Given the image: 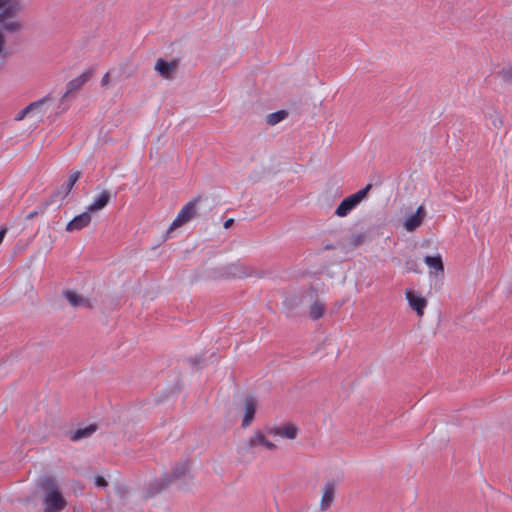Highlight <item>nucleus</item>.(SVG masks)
I'll return each mask as SVG.
<instances>
[{
  "label": "nucleus",
  "mask_w": 512,
  "mask_h": 512,
  "mask_svg": "<svg viewBox=\"0 0 512 512\" xmlns=\"http://www.w3.org/2000/svg\"><path fill=\"white\" fill-rule=\"evenodd\" d=\"M66 109V106H62V101H56L47 95L18 111L14 116V121H23V125L35 128L51 126Z\"/></svg>",
  "instance_id": "f257e3e1"
},
{
  "label": "nucleus",
  "mask_w": 512,
  "mask_h": 512,
  "mask_svg": "<svg viewBox=\"0 0 512 512\" xmlns=\"http://www.w3.org/2000/svg\"><path fill=\"white\" fill-rule=\"evenodd\" d=\"M24 10L22 0H0V28L7 33H19L24 29L20 14Z\"/></svg>",
  "instance_id": "f03ea898"
},
{
  "label": "nucleus",
  "mask_w": 512,
  "mask_h": 512,
  "mask_svg": "<svg viewBox=\"0 0 512 512\" xmlns=\"http://www.w3.org/2000/svg\"><path fill=\"white\" fill-rule=\"evenodd\" d=\"M371 188L372 184L369 183L361 190L343 199L336 208L335 215L341 218L346 217L367 197Z\"/></svg>",
  "instance_id": "7ed1b4c3"
},
{
  "label": "nucleus",
  "mask_w": 512,
  "mask_h": 512,
  "mask_svg": "<svg viewBox=\"0 0 512 512\" xmlns=\"http://www.w3.org/2000/svg\"><path fill=\"white\" fill-rule=\"evenodd\" d=\"M198 199L189 201L182 209L178 212L176 218L173 220L168 228L167 233L170 234L172 231L180 228L187 222H189L197 212Z\"/></svg>",
  "instance_id": "20e7f679"
},
{
  "label": "nucleus",
  "mask_w": 512,
  "mask_h": 512,
  "mask_svg": "<svg viewBox=\"0 0 512 512\" xmlns=\"http://www.w3.org/2000/svg\"><path fill=\"white\" fill-rule=\"evenodd\" d=\"M266 432L272 437L294 440L299 434V428L293 423L286 422L279 425L267 426Z\"/></svg>",
  "instance_id": "39448f33"
},
{
  "label": "nucleus",
  "mask_w": 512,
  "mask_h": 512,
  "mask_svg": "<svg viewBox=\"0 0 512 512\" xmlns=\"http://www.w3.org/2000/svg\"><path fill=\"white\" fill-rule=\"evenodd\" d=\"M342 473L338 472L333 478L327 480L322 490V511L330 508L332 505L338 484L342 481Z\"/></svg>",
  "instance_id": "423d86ee"
},
{
  "label": "nucleus",
  "mask_w": 512,
  "mask_h": 512,
  "mask_svg": "<svg viewBox=\"0 0 512 512\" xmlns=\"http://www.w3.org/2000/svg\"><path fill=\"white\" fill-rule=\"evenodd\" d=\"M254 269L240 261L230 263L223 268V276L225 278H246L252 276Z\"/></svg>",
  "instance_id": "0eeeda50"
},
{
  "label": "nucleus",
  "mask_w": 512,
  "mask_h": 512,
  "mask_svg": "<svg viewBox=\"0 0 512 512\" xmlns=\"http://www.w3.org/2000/svg\"><path fill=\"white\" fill-rule=\"evenodd\" d=\"M45 505V512H60L63 510L67 502L62 496L61 492L54 488L43 499Z\"/></svg>",
  "instance_id": "6e6552de"
},
{
  "label": "nucleus",
  "mask_w": 512,
  "mask_h": 512,
  "mask_svg": "<svg viewBox=\"0 0 512 512\" xmlns=\"http://www.w3.org/2000/svg\"><path fill=\"white\" fill-rule=\"evenodd\" d=\"M301 303L310 306V317L314 320L320 318V305L318 287L312 286L309 291L302 295Z\"/></svg>",
  "instance_id": "1a4fd4ad"
},
{
  "label": "nucleus",
  "mask_w": 512,
  "mask_h": 512,
  "mask_svg": "<svg viewBox=\"0 0 512 512\" xmlns=\"http://www.w3.org/2000/svg\"><path fill=\"white\" fill-rule=\"evenodd\" d=\"M179 65V61L177 59H172L171 61H166L163 58H158L156 60L154 70L157 74H159L165 80H171L174 78V75L177 71Z\"/></svg>",
  "instance_id": "9d476101"
},
{
  "label": "nucleus",
  "mask_w": 512,
  "mask_h": 512,
  "mask_svg": "<svg viewBox=\"0 0 512 512\" xmlns=\"http://www.w3.org/2000/svg\"><path fill=\"white\" fill-rule=\"evenodd\" d=\"M405 297L410 308L414 310L419 317H422L428 304L427 299L411 289L405 291Z\"/></svg>",
  "instance_id": "9b49d317"
},
{
  "label": "nucleus",
  "mask_w": 512,
  "mask_h": 512,
  "mask_svg": "<svg viewBox=\"0 0 512 512\" xmlns=\"http://www.w3.org/2000/svg\"><path fill=\"white\" fill-rule=\"evenodd\" d=\"M92 76V71L91 70H86L84 72H82L80 75H78L77 77H75L74 79L70 80L68 83H67V86H66V92L65 94L62 96V98L59 100V101H62V106H65L64 105V101L65 99L72 93L76 92L77 90L81 89V87L87 83L89 81V79L91 78Z\"/></svg>",
  "instance_id": "f8f14e48"
},
{
  "label": "nucleus",
  "mask_w": 512,
  "mask_h": 512,
  "mask_svg": "<svg viewBox=\"0 0 512 512\" xmlns=\"http://www.w3.org/2000/svg\"><path fill=\"white\" fill-rule=\"evenodd\" d=\"M268 436L269 435L267 434L266 431L264 433L262 431L257 430L249 437L248 442H247L248 446L250 448L262 446L269 451L276 450L277 445L274 442H272L271 440H269Z\"/></svg>",
  "instance_id": "ddd939ff"
},
{
  "label": "nucleus",
  "mask_w": 512,
  "mask_h": 512,
  "mask_svg": "<svg viewBox=\"0 0 512 512\" xmlns=\"http://www.w3.org/2000/svg\"><path fill=\"white\" fill-rule=\"evenodd\" d=\"M63 295L73 308H92L91 300L74 290H66Z\"/></svg>",
  "instance_id": "4468645a"
},
{
  "label": "nucleus",
  "mask_w": 512,
  "mask_h": 512,
  "mask_svg": "<svg viewBox=\"0 0 512 512\" xmlns=\"http://www.w3.org/2000/svg\"><path fill=\"white\" fill-rule=\"evenodd\" d=\"M426 216L424 207L421 205L417 208L416 212L409 216L404 223V228L408 232L416 230L423 222Z\"/></svg>",
  "instance_id": "2eb2a0df"
},
{
  "label": "nucleus",
  "mask_w": 512,
  "mask_h": 512,
  "mask_svg": "<svg viewBox=\"0 0 512 512\" xmlns=\"http://www.w3.org/2000/svg\"><path fill=\"white\" fill-rule=\"evenodd\" d=\"M91 212L85 211L81 213L80 215L75 216L67 225H66V231L72 232L76 230H81L85 227H87L91 222Z\"/></svg>",
  "instance_id": "dca6fc26"
},
{
  "label": "nucleus",
  "mask_w": 512,
  "mask_h": 512,
  "mask_svg": "<svg viewBox=\"0 0 512 512\" xmlns=\"http://www.w3.org/2000/svg\"><path fill=\"white\" fill-rule=\"evenodd\" d=\"M257 408V401L253 397H247L244 401V417L242 420V426L244 428L251 425Z\"/></svg>",
  "instance_id": "f3484780"
},
{
  "label": "nucleus",
  "mask_w": 512,
  "mask_h": 512,
  "mask_svg": "<svg viewBox=\"0 0 512 512\" xmlns=\"http://www.w3.org/2000/svg\"><path fill=\"white\" fill-rule=\"evenodd\" d=\"M111 200V193L107 190L102 191L94 201L87 207L88 212H97L105 208Z\"/></svg>",
  "instance_id": "a211bd4d"
},
{
  "label": "nucleus",
  "mask_w": 512,
  "mask_h": 512,
  "mask_svg": "<svg viewBox=\"0 0 512 512\" xmlns=\"http://www.w3.org/2000/svg\"><path fill=\"white\" fill-rule=\"evenodd\" d=\"M425 264L429 267V269L434 271L435 275L444 273V265L442 262V258L440 255L437 256H426L424 258Z\"/></svg>",
  "instance_id": "6ab92c4d"
},
{
  "label": "nucleus",
  "mask_w": 512,
  "mask_h": 512,
  "mask_svg": "<svg viewBox=\"0 0 512 512\" xmlns=\"http://www.w3.org/2000/svg\"><path fill=\"white\" fill-rule=\"evenodd\" d=\"M97 429V426L95 424H91L84 428L77 429L73 435L71 436L72 441H79L83 438L90 437Z\"/></svg>",
  "instance_id": "aec40b11"
},
{
  "label": "nucleus",
  "mask_w": 512,
  "mask_h": 512,
  "mask_svg": "<svg viewBox=\"0 0 512 512\" xmlns=\"http://www.w3.org/2000/svg\"><path fill=\"white\" fill-rule=\"evenodd\" d=\"M289 115L287 110H279L274 113H270L266 116V124L269 126H274L280 123L282 120L286 119Z\"/></svg>",
  "instance_id": "412c9836"
},
{
  "label": "nucleus",
  "mask_w": 512,
  "mask_h": 512,
  "mask_svg": "<svg viewBox=\"0 0 512 512\" xmlns=\"http://www.w3.org/2000/svg\"><path fill=\"white\" fill-rule=\"evenodd\" d=\"M80 176H81V173L79 171H75L70 174L67 182L64 183L61 187V190L63 191L64 196H67L71 192L73 186L79 180Z\"/></svg>",
  "instance_id": "4be33fe9"
},
{
  "label": "nucleus",
  "mask_w": 512,
  "mask_h": 512,
  "mask_svg": "<svg viewBox=\"0 0 512 512\" xmlns=\"http://www.w3.org/2000/svg\"><path fill=\"white\" fill-rule=\"evenodd\" d=\"M115 73V70L114 69H111L109 70L108 72H106L103 77L101 78V86L103 88H108L112 82H113V77L112 75Z\"/></svg>",
  "instance_id": "5701e85b"
},
{
  "label": "nucleus",
  "mask_w": 512,
  "mask_h": 512,
  "mask_svg": "<svg viewBox=\"0 0 512 512\" xmlns=\"http://www.w3.org/2000/svg\"><path fill=\"white\" fill-rule=\"evenodd\" d=\"M499 74L502 80H504L505 82L512 81V65L505 69H502V71H500Z\"/></svg>",
  "instance_id": "b1692460"
},
{
  "label": "nucleus",
  "mask_w": 512,
  "mask_h": 512,
  "mask_svg": "<svg viewBox=\"0 0 512 512\" xmlns=\"http://www.w3.org/2000/svg\"><path fill=\"white\" fill-rule=\"evenodd\" d=\"M188 471V464L187 463H183L181 464L180 468H177L174 473H173V477L174 478H179L181 476H184Z\"/></svg>",
  "instance_id": "393cba45"
},
{
  "label": "nucleus",
  "mask_w": 512,
  "mask_h": 512,
  "mask_svg": "<svg viewBox=\"0 0 512 512\" xmlns=\"http://www.w3.org/2000/svg\"><path fill=\"white\" fill-rule=\"evenodd\" d=\"M95 485L98 487H106L107 481L102 476H96L95 477Z\"/></svg>",
  "instance_id": "a878e982"
},
{
  "label": "nucleus",
  "mask_w": 512,
  "mask_h": 512,
  "mask_svg": "<svg viewBox=\"0 0 512 512\" xmlns=\"http://www.w3.org/2000/svg\"><path fill=\"white\" fill-rule=\"evenodd\" d=\"M234 224V219L233 218H229L227 219L225 222H224V228L225 229H229L230 227H232V225Z\"/></svg>",
  "instance_id": "bb28decb"
},
{
  "label": "nucleus",
  "mask_w": 512,
  "mask_h": 512,
  "mask_svg": "<svg viewBox=\"0 0 512 512\" xmlns=\"http://www.w3.org/2000/svg\"><path fill=\"white\" fill-rule=\"evenodd\" d=\"M6 233H7V228L6 227H3V228L0 229V244L2 243Z\"/></svg>",
  "instance_id": "cd10ccee"
},
{
  "label": "nucleus",
  "mask_w": 512,
  "mask_h": 512,
  "mask_svg": "<svg viewBox=\"0 0 512 512\" xmlns=\"http://www.w3.org/2000/svg\"><path fill=\"white\" fill-rule=\"evenodd\" d=\"M4 44H5V39H4L3 34L0 32V53L3 51Z\"/></svg>",
  "instance_id": "c85d7f7f"
},
{
  "label": "nucleus",
  "mask_w": 512,
  "mask_h": 512,
  "mask_svg": "<svg viewBox=\"0 0 512 512\" xmlns=\"http://www.w3.org/2000/svg\"><path fill=\"white\" fill-rule=\"evenodd\" d=\"M135 72H136V70H130L126 73L125 77L130 78V77L134 76Z\"/></svg>",
  "instance_id": "c756f323"
},
{
  "label": "nucleus",
  "mask_w": 512,
  "mask_h": 512,
  "mask_svg": "<svg viewBox=\"0 0 512 512\" xmlns=\"http://www.w3.org/2000/svg\"><path fill=\"white\" fill-rule=\"evenodd\" d=\"M164 484L166 485V484H167V482H166V481H164V483H163V484H161L157 489H155L151 494L153 495L154 493L159 492V491L163 488Z\"/></svg>",
  "instance_id": "7c9ffc66"
},
{
  "label": "nucleus",
  "mask_w": 512,
  "mask_h": 512,
  "mask_svg": "<svg viewBox=\"0 0 512 512\" xmlns=\"http://www.w3.org/2000/svg\"><path fill=\"white\" fill-rule=\"evenodd\" d=\"M37 215V212L36 211H33V212H30L27 216L28 219H32L34 218L35 216Z\"/></svg>",
  "instance_id": "2f4dec72"
},
{
  "label": "nucleus",
  "mask_w": 512,
  "mask_h": 512,
  "mask_svg": "<svg viewBox=\"0 0 512 512\" xmlns=\"http://www.w3.org/2000/svg\"><path fill=\"white\" fill-rule=\"evenodd\" d=\"M17 143H19V140L13 141L11 144H12V145H15V144H17Z\"/></svg>",
  "instance_id": "473e14b6"
},
{
  "label": "nucleus",
  "mask_w": 512,
  "mask_h": 512,
  "mask_svg": "<svg viewBox=\"0 0 512 512\" xmlns=\"http://www.w3.org/2000/svg\"><path fill=\"white\" fill-rule=\"evenodd\" d=\"M119 69H120V70H124L123 65H120V66H119Z\"/></svg>",
  "instance_id": "72a5a7b5"
}]
</instances>
